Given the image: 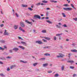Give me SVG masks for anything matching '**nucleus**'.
I'll return each instance as SVG.
<instances>
[{
	"label": "nucleus",
	"mask_w": 77,
	"mask_h": 77,
	"mask_svg": "<svg viewBox=\"0 0 77 77\" xmlns=\"http://www.w3.org/2000/svg\"><path fill=\"white\" fill-rule=\"evenodd\" d=\"M59 55H57V57H58V58H59L60 57H63L65 55L61 53H59Z\"/></svg>",
	"instance_id": "1"
},
{
	"label": "nucleus",
	"mask_w": 77,
	"mask_h": 77,
	"mask_svg": "<svg viewBox=\"0 0 77 77\" xmlns=\"http://www.w3.org/2000/svg\"><path fill=\"white\" fill-rule=\"evenodd\" d=\"M63 9H64L66 11H72V8L70 7L66 8H63Z\"/></svg>",
	"instance_id": "2"
},
{
	"label": "nucleus",
	"mask_w": 77,
	"mask_h": 77,
	"mask_svg": "<svg viewBox=\"0 0 77 77\" xmlns=\"http://www.w3.org/2000/svg\"><path fill=\"white\" fill-rule=\"evenodd\" d=\"M20 25L21 27H25V24H24V22H20Z\"/></svg>",
	"instance_id": "3"
},
{
	"label": "nucleus",
	"mask_w": 77,
	"mask_h": 77,
	"mask_svg": "<svg viewBox=\"0 0 77 77\" xmlns=\"http://www.w3.org/2000/svg\"><path fill=\"white\" fill-rule=\"evenodd\" d=\"M34 18H38V19H41V16L38 15H35L34 16Z\"/></svg>",
	"instance_id": "4"
},
{
	"label": "nucleus",
	"mask_w": 77,
	"mask_h": 77,
	"mask_svg": "<svg viewBox=\"0 0 77 77\" xmlns=\"http://www.w3.org/2000/svg\"><path fill=\"white\" fill-rule=\"evenodd\" d=\"M35 42L36 43H37L38 44H43V43L42 42V41H36Z\"/></svg>",
	"instance_id": "5"
},
{
	"label": "nucleus",
	"mask_w": 77,
	"mask_h": 77,
	"mask_svg": "<svg viewBox=\"0 0 77 77\" xmlns=\"http://www.w3.org/2000/svg\"><path fill=\"white\" fill-rule=\"evenodd\" d=\"M4 35H9V33L7 32V30L6 29L5 30Z\"/></svg>",
	"instance_id": "6"
},
{
	"label": "nucleus",
	"mask_w": 77,
	"mask_h": 77,
	"mask_svg": "<svg viewBox=\"0 0 77 77\" xmlns=\"http://www.w3.org/2000/svg\"><path fill=\"white\" fill-rule=\"evenodd\" d=\"M13 50H14L15 51H18V50H19V49H18V48H13Z\"/></svg>",
	"instance_id": "7"
},
{
	"label": "nucleus",
	"mask_w": 77,
	"mask_h": 77,
	"mask_svg": "<svg viewBox=\"0 0 77 77\" xmlns=\"http://www.w3.org/2000/svg\"><path fill=\"white\" fill-rule=\"evenodd\" d=\"M19 29L20 30H21V31H22L23 32H25V30L23 29H22V28H21V27H19Z\"/></svg>",
	"instance_id": "8"
},
{
	"label": "nucleus",
	"mask_w": 77,
	"mask_h": 77,
	"mask_svg": "<svg viewBox=\"0 0 77 77\" xmlns=\"http://www.w3.org/2000/svg\"><path fill=\"white\" fill-rule=\"evenodd\" d=\"M71 51L72 52H73L74 53H75L76 52H77V50H76L75 49L72 50H71Z\"/></svg>",
	"instance_id": "9"
},
{
	"label": "nucleus",
	"mask_w": 77,
	"mask_h": 77,
	"mask_svg": "<svg viewBox=\"0 0 77 77\" xmlns=\"http://www.w3.org/2000/svg\"><path fill=\"white\" fill-rule=\"evenodd\" d=\"M25 22L26 23H28V24H31V25H32V23H31V22H30L29 21L27 20H26Z\"/></svg>",
	"instance_id": "10"
},
{
	"label": "nucleus",
	"mask_w": 77,
	"mask_h": 77,
	"mask_svg": "<svg viewBox=\"0 0 77 77\" xmlns=\"http://www.w3.org/2000/svg\"><path fill=\"white\" fill-rule=\"evenodd\" d=\"M44 38H45V39H47V40H48V41L50 40L51 39V38L49 37H44Z\"/></svg>",
	"instance_id": "11"
},
{
	"label": "nucleus",
	"mask_w": 77,
	"mask_h": 77,
	"mask_svg": "<svg viewBox=\"0 0 77 77\" xmlns=\"http://www.w3.org/2000/svg\"><path fill=\"white\" fill-rule=\"evenodd\" d=\"M21 44H23V45H25V46H26V42H21Z\"/></svg>",
	"instance_id": "12"
},
{
	"label": "nucleus",
	"mask_w": 77,
	"mask_h": 77,
	"mask_svg": "<svg viewBox=\"0 0 77 77\" xmlns=\"http://www.w3.org/2000/svg\"><path fill=\"white\" fill-rule=\"evenodd\" d=\"M67 62L68 63H74V61L72 60H69L67 61Z\"/></svg>",
	"instance_id": "13"
},
{
	"label": "nucleus",
	"mask_w": 77,
	"mask_h": 77,
	"mask_svg": "<svg viewBox=\"0 0 77 77\" xmlns=\"http://www.w3.org/2000/svg\"><path fill=\"white\" fill-rule=\"evenodd\" d=\"M48 63H46L45 64H43V66L44 67H45V66H48Z\"/></svg>",
	"instance_id": "14"
},
{
	"label": "nucleus",
	"mask_w": 77,
	"mask_h": 77,
	"mask_svg": "<svg viewBox=\"0 0 77 77\" xmlns=\"http://www.w3.org/2000/svg\"><path fill=\"white\" fill-rule=\"evenodd\" d=\"M19 47L20 48H22V49H23V50H24V49H25V48L23 46H19Z\"/></svg>",
	"instance_id": "15"
},
{
	"label": "nucleus",
	"mask_w": 77,
	"mask_h": 77,
	"mask_svg": "<svg viewBox=\"0 0 77 77\" xmlns=\"http://www.w3.org/2000/svg\"><path fill=\"white\" fill-rule=\"evenodd\" d=\"M64 68H65V66L64 65H63L62 67H61V69L62 71L64 70Z\"/></svg>",
	"instance_id": "16"
},
{
	"label": "nucleus",
	"mask_w": 77,
	"mask_h": 77,
	"mask_svg": "<svg viewBox=\"0 0 77 77\" xmlns=\"http://www.w3.org/2000/svg\"><path fill=\"white\" fill-rule=\"evenodd\" d=\"M14 29H17V28H18V26L17 25H15L14 26Z\"/></svg>",
	"instance_id": "17"
},
{
	"label": "nucleus",
	"mask_w": 77,
	"mask_h": 77,
	"mask_svg": "<svg viewBox=\"0 0 77 77\" xmlns=\"http://www.w3.org/2000/svg\"><path fill=\"white\" fill-rule=\"evenodd\" d=\"M20 62H22V63H27V61H24L23 60H20Z\"/></svg>",
	"instance_id": "18"
},
{
	"label": "nucleus",
	"mask_w": 77,
	"mask_h": 77,
	"mask_svg": "<svg viewBox=\"0 0 77 77\" xmlns=\"http://www.w3.org/2000/svg\"><path fill=\"white\" fill-rule=\"evenodd\" d=\"M46 22H47V23H48L49 24H51V23H52V22L48 20H46Z\"/></svg>",
	"instance_id": "19"
},
{
	"label": "nucleus",
	"mask_w": 77,
	"mask_h": 77,
	"mask_svg": "<svg viewBox=\"0 0 77 77\" xmlns=\"http://www.w3.org/2000/svg\"><path fill=\"white\" fill-rule=\"evenodd\" d=\"M50 2L52 3H57V1H54V0H51Z\"/></svg>",
	"instance_id": "20"
},
{
	"label": "nucleus",
	"mask_w": 77,
	"mask_h": 77,
	"mask_svg": "<svg viewBox=\"0 0 77 77\" xmlns=\"http://www.w3.org/2000/svg\"><path fill=\"white\" fill-rule=\"evenodd\" d=\"M63 6H65V7H69V5H68L67 4H66L63 5Z\"/></svg>",
	"instance_id": "21"
},
{
	"label": "nucleus",
	"mask_w": 77,
	"mask_h": 77,
	"mask_svg": "<svg viewBox=\"0 0 77 77\" xmlns=\"http://www.w3.org/2000/svg\"><path fill=\"white\" fill-rule=\"evenodd\" d=\"M16 66L15 65H14L13 66H11V69H12V68H14V67H15Z\"/></svg>",
	"instance_id": "22"
},
{
	"label": "nucleus",
	"mask_w": 77,
	"mask_h": 77,
	"mask_svg": "<svg viewBox=\"0 0 77 77\" xmlns=\"http://www.w3.org/2000/svg\"><path fill=\"white\" fill-rule=\"evenodd\" d=\"M42 2L43 3H48V1H47L45 0H44V1H42Z\"/></svg>",
	"instance_id": "23"
},
{
	"label": "nucleus",
	"mask_w": 77,
	"mask_h": 77,
	"mask_svg": "<svg viewBox=\"0 0 77 77\" xmlns=\"http://www.w3.org/2000/svg\"><path fill=\"white\" fill-rule=\"evenodd\" d=\"M62 14L63 15V17H66V15H65V14L63 13H62Z\"/></svg>",
	"instance_id": "24"
},
{
	"label": "nucleus",
	"mask_w": 77,
	"mask_h": 77,
	"mask_svg": "<svg viewBox=\"0 0 77 77\" xmlns=\"http://www.w3.org/2000/svg\"><path fill=\"white\" fill-rule=\"evenodd\" d=\"M22 6L23 7H27V5H24L23 4H22Z\"/></svg>",
	"instance_id": "25"
},
{
	"label": "nucleus",
	"mask_w": 77,
	"mask_h": 77,
	"mask_svg": "<svg viewBox=\"0 0 77 77\" xmlns=\"http://www.w3.org/2000/svg\"><path fill=\"white\" fill-rule=\"evenodd\" d=\"M62 35V33H61L60 34H57L56 35V36H60V35Z\"/></svg>",
	"instance_id": "26"
},
{
	"label": "nucleus",
	"mask_w": 77,
	"mask_h": 77,
	"mask_svg": "<svg viewBox=\"0 0 77 77\" xmlns=\"http://www.w3.org/2000/svg\"><path fill=\"white\" fill-rule=\"evenodd\" d=\"M45 56H50V54H49L46 53L45 54Z\"/></svg>",
	"instance_id": "27"
},
{
	"label": "nucleus",
	"mask_w": 77,
	"mask_h": 77,
	"mask_svg": "<svg viewBox=\"0 0 77 77\" xmlns=\"http://www.w3.org/2000/svg\"><path fill=\"white\" fill-rule=\"evenodd\" d=\"M37 64H38V63H35L33 64V66H35L37 65Z\"/></svg>",
	"instance_id": "28"
},
{
	"label": "nucleus",
	"mask_w": 77,
	"mask_h": 77,
	"mask_svg": "<svg viewBox=\"0 0 77 77\" xmlns=\"http://www.w3.org/2000/svg\"><path fill=\"white\" fill-rule=\"evenodd\" d=\"M41 5V3H38L36 4V6H39V5Z\"/></svg>",
	"instance_id": "29"
},
{
	"label": "nucleus",
	"mask_w": 77,
	"mask_h": 77,
	"mask_svg": "<svg viewBox=\"0 0 77 77\" xmlns=\"http://www.w3.org/2000/svg\"><path fill=\"white\" fill-rule=\"evenodd\" d=\"M58 76H59V74H56L54 75V77H58Z\"/></svg>",
	"instance_id": "30"
},
{
	"label": "nucleus",
	"mask_w": 77,
	"mask_h": 77,
	"mask_svg": "<svg viewBox=\"0 0 77 77\" xmlns=\"http://www.w3.org/2000/svg\"><path fill=\"white\" fill-rule=\"evenodd\" d=\"M0 75L2 76V77H5V75L3 74H0Z\"/></svg>",
	"instance_id": "31"
},
{
	"label": "nucleus",
	"mask_w": 77,
	"mask_h": 77,
	"mask_svg": "<svg viewBox=\"0 0 77 77\" xmlns=\"http://www.w3.org/2000/svg\"><path fill=\"white\" fill-rule=\"evenodd\" d=\"M42 33H46L47 32H46V30H43L42 31Z\"/></svg>",
	"instance_id": "32"
},
{
	"label": "nucleus",
	"mask_w": 77,
	"mask_h": 77,
	"mask_svg": "<svg viewBox=\"0 0 77 77\" xmlns=\"http://www.w3.org/2000/svg\"><path fill=\"white\" fill-rule=\"evenodd\" d=\"M63 27H67V26H66V25L64 24L63 25Z\"/></svg>",
	"instance_id": "33"
},
{
	"label": "nucleus",
	"mask_w": 77,
	"mask_h": 77,
	"mask_svg": "<svg viewBox=\"0 0 77 77\" xmlns=\"http://www.w3.org/2000/svg\"><path fill=\"white\" fill-rule=\"evenodd\" d=\"M12 57H9L8 56L6 57L7 59H11V58Z\"/></svg>",
	"instance_id": "34"
},
{
	"label": "nucleus",
	"mask_w": 77,
	"mask_h": 77,
	"mask_svg": "<svg viewBox=\"0 0 77 77\" xmlns=\"http://www.w3.org/2000/svg\"><path fill=\"white\" fill-rule=\"evenodd\" d=\"M70 68H71V69H74V66H70Z\"/></svg>",
	"instance_id": "35"
},
{
	"label": "nucleus",
	"mask_w": 77,
	"mask_h": 77,
	"mask_svg": "<svg viewBox=\"0 0 77 77\" xmlns=\"http://www.w3.org/2000/svg\"><path fill=\"white\" fill-rule=\"evenodd\" d=\"M0 50H5V49L3 48H2L1 47H0Z\"/></svg>",
	"instance_id": "36"
},
{
	"label": "nucleus",
	"mask_w": 77,
	"mask_h": 77,
	"mask_svg": "<svg viewBox=\"0 0 77 77\" xmlns=\"http://www.w3.org/2000/svg\"><path fill=\"white\" fill-rule=\"evenodd\" d=\"M71 6L72 7V8H74V5H73V4H71Z\"/></svg>",
	"instance_id": "37"
},
{
	"label": "nucleus",
	"mask_w": 77,
	"mask_h": 77,
	"mask_svg": "<svg viewBox=\"0 0 77 77\" xmlns=\"http://www.w3.org/2000/svg\"><path fill=\"white\" fill-rule=\"evenodd\" d=\"M28 9H29V10H30V11H33V9H31V8H29Z\"/></svg>",
	"instance_id": "38"
},
{
	"label": "nucleus",
	"mask_w": 77,
	"mask_h": 77,
	"mask_svg": "<svg viewBox=\"0 0 77 77\" xmlns=\"http://www.w3.org/2000/svg\"><path fill=\"white\" fill-rule=\"evenodd\" d=\"M43 41L44 42H47V40L44 39H42Z\"/></svg>",
	"instance_id": "39"
},
{
	"label": "nucleus",
	"mask_w": 77,
	"mask_h": 77,
	"mask_svg": "<svg viewBox=\"0 0 77 77\" xmlns=\"http://www.w3.org/2000/svg\"><path fill=\"white\" fill-rule=\"evenodd\" d=\"M56 26L58 27V28H60V26H58V25H57Z\"/></svg>",
	"instance_id": "40"
},
{
	"label": "nucleus",
	"mask_w": 77,
	"mask_h": 77,
	"mask_svg": "<svg viewBox=\"0 0 77 77\" xmlns=\"http://www.w3.org/2000/svg\"><path fill=\"white\" fill-rule=\"evenodd\" d=\"M45 58H41L40 59V60H45Z\"/></svg>",
	"instance_id": "41"
},
{
	"label": "nucleus",
	"mask_w": 77,
	"mask_h": 77,
	"mask_svg": "<svg viewBox=\"0 0 77 77\" xmlns=\"http://www.w3.org/2000/svg\"><path fill=\"white\" fill-rule=\"evenodd\" d=\"M54 40H55V41H56L57 39L56 37V36L54 37Z\"/></svg>",
	"instance_id": "42"
},
{
	"label": "nucleus",
	"mask_w": 77,
	"mask_h": 77,
	"mask_svg": "<svg viewBox=\"0 0 77 77\" xmlns=\"http://www.w3.org/2000/svg\"><path fill=\"white\" fill-rule=\"evenodd\" d=\"M48 73H51V72H52V71H48Z\"/></svg>",
	"instance_id": "43"
},
{
	"label": "nucleus",
	"mask_w": 77,
	"mask_h": 77,
	"mask_svg": "<svg viewBox=\"0 0 77 77\" xmlns=\"http://www.w3.org/2000/svg\"><path fill=\"white\" fill-rule=\"evenodd\" d=\"M16 17H18L19 16V15H18V14L17 13H16Z\"/></svg>",
	"instance_id": "44"
},
{
	"label": "nucleus",
	"mask_w": 77,
	"mask_h": 77,
	"mask_svg": "<svg viewBox=\"0 0 77 77\" xmlns=\"http://www.w3.org/2000/svg\"><path fill=\"white\" fill-rule=\"evenodd\" d=\"M73 20H75V21H77V18H73Z\"/></svg>",
	"instance_id": "45"
},
{
	"label": "nucleus",
	"mask_w": 77,
	"mask_h": 77,
	"mask_svg": "<svg viewBox=\"0 0 77 77\" xmlns=\"http://www.w3.org/2000/svg\"><path fill=\"white\" fill-rule=\"evenodd\" d=\"M4 26V25H3V24H2L0 25V26H1V27H2Z\"/></svg>",
	"instance_id": "46"
},
{
	"label": "nucleus",
	"mask_w": 77,
	"mask_h": 77,
	"mask_svg": "<svg viewBox=\"0 0 77 77\" xmlns=\"http://www.w3.org/2000/svg\"><path fill=\"white\" fill-rule=\"evenodd\" d=\"M50 8H46L47 10H50Z\"/></svg>",
	"instance_id": "47"
},
{
	"label": "nucleus",
	"mask_w": 77,
	"mask_h": 77,
	"mask_svg": "<svg viewBox=\"0 0 77 77\" xmlns=\"http://www.w3.org/2000/svg\"><path fill=\"white\" fill-rule=\"evenodd\" d=\"M77 75H76V74H74L73 75V77H75V76H76Z\"/></svg>",
	"instance_id": "48"
},
{
	"label": "nucleus",
	"mask_w": 77,
	"mask_h": 77,
	"mask_svg": "<svg viewBox=\"0 0 77 77\" xmlns=\"http://www.w3.org/2000/svg\"><path fill=\"white\" fill-rule=\"evenodd\" d=\"M0 64H3V63L2 62V61H0Z\"/></svg>",
	"instance_id": "49"
},
{
	"label": "nucleus",
	"mask_w": 77,
	"mask_h": 77,
	"mask_svg": "<svg viewBox=\"0 0 77 77\" xmlns=\"http://www.w3.org/2000/svg\"><path fill=\"white\" fill-rule=\"evenodd\" d=\"M66 1L67 2H68V3H70V1H68V0H66Z\"/></svg>",
	"instance_id": "50"
},
{
	"label": "nucleus",
	"mask_w": 77,
	"mask_h": 77,
	"mask_svg": "<svg viewBox=\"0 0 77 77\" xmlns=\"http://www.w3.org/2000/svg\"><path fill=\"white\" fill-rule=\"evenodd\" d=\"M9 52L10 53H12V50H10L9 51Z\"/></svg>",
	"instance_id": "51"
},
{
	"label": "nucleus",
	"mask_w": 77,
	"mask_h": 77,
	"mask_svg": "<svg viewBox=\"0 0 77 77\" xmlns=\"http://www.w3.org/2000/svg\"><path fill=\"white\" fill-rule=\"evenodd\" d=\"M71 54H69V57H70V56H71Z\"/></svg>",
	"instance_id": "52"
},
{
	"label": "nucleus",
	"mask_w": 77,
	"mask_h": 77,
	"mask_svg": "<svg viewBox=\"0 0 77 77\" xmlns=\"http://www.w3.org/2000/svg\"><path fill=\"white\" fill-rule=\"evenodd\" d=\"M10 69L9 68H8L7 69V70L8 71H10Z\"/></svg>",
	"instance_id": "53"
},
{
	"label": "nucleus",
	"mask_w": 77,
	"mask_h": 77,
	"mask_svg": "<svg viewBox=\"0 0 77 77\" xmlns=\"http://www.w3.org/2000/svg\"><path fill=\"white\" fill-rule=\"evenodd\" d=\"M4 48H7V47H6V46H4Z\"/></svg>",
	"instance_id": "54"
},
{
	"label": "nucleus",
	"mask_w": 77,
	"mask_h": 77,
	"mask_svg": "<svg viewBox=\"0 0 77 77\" xmlns=\"http://www.w3.org/2000/svg\"><path fill=\"white\" fill-rule=\"evenodd\" d=\"M18 39H21V37H18Z\"/></svg>",
	"instance_id": "55"
},
{
	"label": "nucleus",
	"mask_w": 77,
	"mask_h": 77,
	"mask_svg": "<svg viewBox=\"0 0 77 77\" xmlns=\"http://www.w3.org/2000/svg\"><path fill=\"white\" fill-rule=\"evenodd\" d=\"M48 13H46V15H47V17L48 16Z\"/></svg>",
	"instance_id": "56"
},
{
	"label": "nucleus",
	"mask_w": 77,
	"mask_h": 77,
	"mask_svg": "<svg viewBox=\"0 0 77 77\" xmlns=\"http://www.w3.org/2000/svg\"><path fill=\"white\" fill-rule=\"evenodd\" d=\"M41 17H43V16H44V15L42 14H40Z\"/></svg>",
	"instance_id": "57"
},
{
	"label": "nucleus",
	"mask_w": 77,
	"mask_h": 77,
	"mask_svg": "<svg viewBox=\"0 0 77 77\" xmlns=\"http://www.w3.org/2000/svg\"><path fill=\"white\" fill-rule=\"evenodd\" d=\"M48 18H49L48 17H46V19H48Z\"/></svg>",
	"instance_id": "58"
},
{
	"label": "nucleus",
	"mask_w": 77,
	"mask_h": 77,
	"mask_svg": "<svg viewBox=\"0 0 77 77\" xmlns=\"http://www.w3.org/2000/svg\"><path fill=\"white\" fill-rule=\"evenodd\" d=\"M45 18V17H42V19L43 20V19H44Z\"/></svg>",
	"instance_id": "59"
},
{
	"label": "nucleus",
	"mask_w": 77,
	"mask_h": 77,
	"mask_svg": "<svg viewBox=\"0 0 77 77\" xmlns=\"http://www.w3.org/2000/svg\"><path fill=\"white\" fill-rule=\"evenodd\" d=\"M1 14H3V12H2V11H1Z\"/></svg>",
	"instance_id": "60"
},
{
	"label": "nucleus",
	"mask_w": 77,
	"mask_h": 77,
	"mask_svg": "<svg viewBox=\"0 0 77 77\" xmlns=\"http://www.w3.org/2000/svg\"><path fill=\"white\" fill-rule=\"evenodd\" d=\"M69 41V39H66V41Z\"/></svg>",
	"instance_id": "61"
},
{
	"label": "nucleus",
	"mask_w": 77,
	"mask_h": 77,
	"mask_svg": "<svg viewBox=\"0 0 77 77\" xmlns=\"http://www.w3.org/2000/svg\"><path fill=\"white\" fill-rule=\"evenodd\" d=\"M59 25H61V24H62L60 23H59Z\"/></svg>",
	"instance_id": "62"
},
{
	"label": "nucleus",
	"mask_w": 77,
	"mask_h": 77,
	"mask_svg": "<svg viewBox=\"0 0 77 77\" xmlns=\"http://www.w3.org/2000/svg\"><path fill=\"white\" fill-rule=\"evenodd\" d=\"M52 64H50V66H52Z\"/></svg>",
	"instance_id": "63"
},
{
	"label": "nucleus",
	"mask_w": 77,
	"mask_h": 77,
	"mask_svg": "<svg viewBox=\"0 0 77 77\" xmlns=\"http://www.w3.org/2000/svg\"><path fill=\"white\" fill-rule=\"evenodd\" d=\"M41 5H44V4L42 3V4H41Z\"/></svg>",
	"instance_id": "64"
}]
</instances>
